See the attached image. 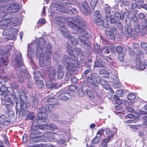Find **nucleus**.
<instances>
[{"label": "nucleus", "mask_w": 147, "mask_h": 147, "mask_svg": "<svg viewBox=\"0 0 147 147\" xmlns=\"http://www.w3.org/2000/svg\"><path fill=\"white\" fill-rule=\"evenodd\" d=\"M9 119L7 118L6 116L3 114H2L0 116V123H1L3 125H8L10 123Z\"/></svg>", "instance_id": "412c9836"}, {"label": "nucleus", "mask_w": 147, "mask_h": 147, "mask_svg": "<svg viewBox=\"0 0 147 147\" xmlns=\"http://www.w3.org/2000/svg\"><path fill=\"white\" fill-rule=\"evenodd\" d=\"M68 20L67 24L71 28H75L78 33L87 34L84 29L86 27L84 21L81 18L77 16L72 18H68Z\"/></svg>", "instance_id": "39448f33"}, {"label": "nucleus", "mask_w": 147, "mask_h": 147, "mask_svg": "<svg viewBox=\"0 0 147 147\" xmlns=\"http://www.w3.org/2000/svg\"><path fill=\"white\" fill-rule=\"evenodd\" d=\"M91 77L97 83H100L104 88L106 89L110 88V86L107 82L105 81L104 79L101 78L98 75L95 73H92L91 75Z\"/></svg>", "instance_id": "4468645a"}, {"label": "nucleus", "mask_w": 147, "mask_h": 147, "mask_svg": "<svg viewBox=\"0 0 147 147\" xmlns=\"http://www.w3.org/2000/svg\"><path fill=\"white\" fill-rule=\"evenodd\" d=\"M34 76L35 80L37 79H43V77L40 75L38 71H35L34 72Z\"/></svg>", "instance_id": "4c0bfd02"}, {"label": "nucleus", "mask_w": 147, "mask_h": 147, "mask_svg": "<svg viewBox=\"0 0 147 147\" xmlns=\"http://www.w3.org/2000/svg\"><path fill=\"white\" fill-rule=\"evenodd\" d=\"M73 3L70 4L69 2H62L56 5V9L58 11L65 13H68L70 10L73 13H78L76 9L73 7Z\"/></svg>", "instance_id": "6e6552de"}, {"label": "nucleus", "mask_w": 147, "mask_h": 147, "mask_svg": "<svg viewBox=\"0 0 147 147\" xmlns=\"http://www.w3.org/2000/svg\"><path fill=\"white\" fill-rule=\"evenodd\" d=\"M38 94H33L31 98L32 100V106L35 107L37 106L38 103Z\"/></svg>", "instance_id": "4be33fe9"}, {"label": "nucleus", "mask_w": 147, "mask_h": 147, "mask_svg": "<svg viewBox=\"0 0 147 147\" xmlns=\"http://www.w3.org/2000/svg\"><path fill=\"white\" fill-rule=\"evenodd\" d=\"M64 92L63 90H61L60 91L58 92L57 94V96L58 97L59 99L64 101L68 100L67 97L64 94Z\"/></svg>", "instance_id": "393cba45"}, {"label": "nucleus", "mask_w": 147, "mask_h": 147, "mask_svg": "<svg viewBox=\"0 0 147 147\" xmlns=\"http://www.w3.org/2000/svg\"><path fill=\"white\" fill-rule=\"evenodd\" d=\"M35 129L38 130L39 129L54 130L57 129V126L53 123L50 124L49 125L45 124L36 125L35 126Z\"/></svg>", "instance_id": "dca6fc26"}, {"label": "nucleus", "mask_w": 147, "mask_h": 147, "mask_svg": "<svg viewBox=\"0 0 147 147\" xmlns=\"http://www.w3.org/2000/svg\"><path fill=\"white\" fill-rule=\"evenodd\" d=\"M104 132V130L102 129H100L98 131L96 135L100 137L103 134Z\"/></svg>", "instance_id": "0e129e2a"}, {"label": "nucleus", "mask_w": 147, "mask_h": 147, "mask_svg": "<svg viewBox=\"0 0 147 147\" xmlns=\"http://www.w3.org/2000/svg\"><path fill=\"white\" fill-rule=\"evenodd\" d=\"M136 98V95L134 93H131L127 96V99L129 100H135Z\"/></svg>", "instance_id": "37998d69"}, {"label": "nucleus", "mask_w": 147, "mask_h": 147, "mask_svg": "<svg viewBox=\"0 0 147 147\" xmlns=\"http://www.w3.org/2000/svg\"><path fill=\"white\" fill-rule=\"evenodd\" d=\"M110 53V51L107 47L104 48L102 49L101 54V55H102L103 58H105V57H107L109 56Z\"/></svg>", "instance_id": "cd10ccee"}, {"label": "nucleus", "mask_w": 147, "mask_h": 147, "mask_svg": "<svg viewBox=\"0 0 147 147\" xmlns=\"http://www.w3.org/2000/svg\"><path fill=\"white\" fill-rule=\"evenodd\" d=\"M104 25H102L104 27H105V33L107 35H110L112 33H113L115 31V28L114 27L111 28L109 26L107 22L103 23Z\"/></svg>", "instance_id": "6ab92c4d"}, {"label": "nucleus", "mask_w": 147, "mask_h": 147, "mask_svg": "<svg viewBox=\"0 0 147 147\" xmlns=\"http://www.w3.org/2000/svg\"><path fill=\"white\" fill-rule=\"evenodd\" d=\"M94 15L96 17V23L98 26L103 25V21L101 19L102 16L98 11H96Z\"/></svg>", "instance_id": "a211bd4d"}, {"label": "nucleus", "mask_w": 147, "mask_h": 147, "mask_svg": "<svg viewBox=\"0 0 147 147\" xmlns=\"http://www.w3.org/2000/svg\"><path fill=\"white\" fill-rule=\"evenodd\" d=\"M38 40H34L32 42L29 48L28 49V57L30 58L31 57L34 52L35 49H36V56L39 59V65L41 67L44 65L42 60L45 59L47 56L44 57L42 53V51L44 49L45 44V38H40Z\"/></svg>", "instance_id": "f257e3e1"}, {"label": "nucleus", "mask_w": 147, "mask_h": 147, "mask_svg": "<svg viewBox=\"0 0 147 147\" xmlns=\"http://www.w3.org/2000/svg\"><path fill=\"white\" fill-rule=\"evenodd\" d=\"M100 74L103 78H107L109 76V73L107 71L105 70H102L100 71Z\"/></svg>", "instance_id": "a19ab883"}, {"label": "nucleus", "mask_w": 147, "mask_h": 147, "mask_svg": "<svg viewBox=\"0 0 147 147\" xmlns=\"http://www.w3.org/2000/svg\"><path fill=\"white\" fill-rule=\"evenodd\" d=\"M134 53L135 54L138 56H141L142 57L144 56V53L143 51L141 50H138L137 49L135 51Z\"/></svg>", "instance_id": "49530a36"}, {"label": "nucleus", "mask_w": 147, "mask_h": 147, "mask_svg": "<svg viewBox=\"0 0 147 147\" xmlns=\"http://www.w3.org/2000/svg\"><path fill=\"white\" fill-rule=\"evenodd\" d=\"M115 109L117 111H119L118 112L119 113H121L123 110V108L120 105L116 106L115 107Z\"/></svg>", "instance_id": "bf43d9fd"}, {"label": "nucleus", "mask_w": 147, "mask_h": 147, "mask_svg": "<svg viewBox=\"0 0 147 147\" xmlns=\"http://www.w3.org/2000/svg\"><path fill=\"white\" fill-rule=\"evenodd\" d=\"M13 48V46L11 45H7L5 47L4 51L6 54H8L11 51Z\"/></svg>", "instance_id": "ea45409f"}, {"label": "nucleus", "mask_w": 147, "mask_h": 147, "mask_svg": "<svg viewBox=\"0 0 147 147\" xmlns=\"http://www.w3.org/2000/svg\"><path fill=\"white\" fill-rule=\"evenodd\" d=\"M59 21L63 23H65L67 22V20L64 17H60L58 20Z\"/></svg>", "instance_id": "774afa93"}, {"label": "nucleus", "mask_w": 147, "mask_h": 147, "mask_svg": "<svg viewBox=\"0 0 147 147\" xmlns=\"http://www.w3.org/2000/svg\"><path fill=\"white\" fill-rule=\"evenodd\" d=\"M78 92V95L80 96L83 97L85 95L84 92L82 90H79Z\"/></svg>", "instance_id": "69168bd1"}, {"label": "nucleus", "mask_w": 147, "mask_h": 147, "mask_svg": "<svg viewBox=\"0 0 147 147\" xmlns=\"http://www.w3.org/2000/svg\"><path fill=\"white\" fill-rule=\"evenodd\" d=\"M105 10L106 19L108 22V19L112 18V16L110 12V9L108 7H106Z\"/></svg>", "instance_id": "f704fd0d"}, {"label": "nucleus", "mask_w": 147, "mask_h": 147, "mask_svg": "<svg viewBox=\"0 0 147 147\" xmlns=\"http://www.w3.org/2000/svg\"><path fill=\"white\" fill-rule=\"evenodd\" d=\"M46 85L47 87L48 88H59V86H58L57 83H55L53 84V83L51 81L47 82L46 84Z\"/></svg>", "instance_id": "c756f323"}, {"label": "nucleus", "mask_w": 147, "mask_h": 147, "mask_svg": "<svg viewBox=\"0 0 147 147\" xmlns=\"http://www.w3.org/2000/svg\"><path fill=\"white\" fill-rule=\"evenodd\" d=\"M42 79H37L36 80V84L38 87L39 88H42L44 87V84L42 82Z\"/></svg>", "instance_id": "473e14b6"}, {"label": "nucleus", "mask_w": 147, "mask_h": 147, "mask_svg": "<svg viewBox=\"0 0 147 147\" xmlns=\"http://www.w3.org/2000/svg\"><path fill=\"white\" fill-rule=\"evenodd\" d=\"M103 59H105L107 60L110 64L113 65L114 63L113 59H112V58L108 56L107 57H105V58H103Z\"/></svg>", "instance_id": "6e6d98bb"}, {"label": "nucleus", "mask_w": 147, "mask_h": 147, "mask_svg": "<svg viewBox=\"0 0 147 147\" xmlns=\"http://www.w3.org/2000/svg\"><path fill=\"white\" fill-rule=\"evenodd\" d=\"M66 48L69 54V56L70 57L72 55H74L73 54L76 53L77 54L82 55L83 54V52L80 49L76 48L74 50L72 49V48L70 45L68 44L66 46Z\"/></svg>", "instance_id": "2eb2a0df"}, {"label": "nucleus", "mask_w": 147, "mask_h": 147, "mask_svg": "<svg viewBox=\"0 0 147 147\" xmlns=\"http://www.w3.org/2000/svg\"><path fill=\"white\" fill-rule=\"evenodd\" d=\"M136 63L137 66L139 65V69L140 70H143L145 68V65H144V63L141 62V59L139 57H136Z\"/></svg>", "instance_id": "a878e982"}, {"label": "nucleus", "mask_w": 147, "mask_h": 147, "mask_svg": "<svg viewBox=\"0 0 147 147\" xmlns=\"http://www.w3.org/2000/svg\"><path fill=\"white\" fill-rule=\"evenodd\" d=\"M87 81L90 84L93 88L96 87L97 86L93 80L92 78L88 77L87 78Z\"/></svg>", "instance_id": "58836bf2"}, {"label": "nucleus", "mask_w": 147, "mask_h": 147, "mask_svg": "<svg viewBox=\"0 0 147 147\" xmlns=\"http://www.w3.org/2000/svg\"><path fill=\"white\" fill-rule=\"evenodd\" d=\"M20 73L21 74H20L18 80L21 83H22L23 82L24 79L27 78V77L26 76H29V74L28 72L24 69L21 70Z\"/></svg>", "instance_id": "aec40b11"}, {"label": "nucleus", "mask_w": 147, "mask_h": 147, "mask_svg": "<svg viewBox=\"0 0 147 147\" xmlns=\"http://www.w3.org/2000/svg\"><path fill=\"white\" fill-rule=\"evenodd\" d=\"M15 59L16 63L18 65H22L23 64V63L22 57V55L20 53H18Z\"/></svg>", "instance_id": "c85d7f7f"}, {"label": "nucleus", "mask_w": 147, "mask_h": 147, "mask_svg": "<svg viewBox=\"0 0 147 147\" xmlns=\"http://www.w3.org/2000/svg\"><path fill=\"white\" fill-rule=\"evenodd\" d=\"M116 94L118 96H121L123 94V90L121 89H120L117 90L116 92Z\"/></svg>", "instance_id": "052dcab7"}, {"label": "nucleus", "mask_w": 147, "mask_h": 147, "mask_svg": "<svg viewBox=\"0 0 147 147\" xmlns=\"http://www.w3.org/2000/svg\"><path fill=\"white\" fill-rule=\"evenodd\" d=\"M65 25H63L59 28L62 35L66 38H68L70 42L73 45H76L78 44L77 38L74 36L69 34L67 30L65 28Z\"/></svg>", "instance_id": "f8f14e48"}, {"label": "nucleus", "mask_w": 147, "mask_h": 147, "mask_svg": "<svg viewBox=\"0 0 147 147\" xmlns=\"http://www.w3.org/2000/svg\"><path fill=\"white\" fill-rule=\"evenodd\" d=\"M52 45L51 43H48L45 48V53H47V55L49 56L52 53Z\"/></svg>", "instance_id": "7c9ffc66"}, {"label": "nucleus", "mask_w": 147, "mask_h": 147, "mask_svg": "<svg viewBox=\"0 0 147 147\" xmlns=\"http://www.w3.org/2000/svg\"><path fill=\"white\" fill-rule=\"evenodd\" d=\"M116 51L117 53L119 54H120L122 53V52L123 50V48L121 46L117 47L116 48Z\"/></svg>", "instance_id": "680f3d73"}, {"label": "nucleus", "mask_w": 147, "mask_h": 147, "mask_svg": "<svg viewBox=\"0 0 147 147\" xmlns=\"http://www.w3.org/2000/svg\"><path fill=\"white\" fill-rule=\"evenodd\" d=\"M38 147H54L53 145L51 143H47L42 144H39Z\"/></svg>", "instance_id": "8fccbe9b"}, {"label": "nucleus", "mask_w": 147, "mask_h": 147, "mask_svg": "<svg viewBox=\"0 0 147 147\" xmlns=\"http://www.w3.org/2000/svg\"><path fill=\"white\" fill-rule=\"evenodd\" d=\"M103 61L101 59H98L96 61L94 64V66L96 67H100L102 66H105L103 63Z\"/></svg>", "instance_id": "c9c22d12"}, {"label": "nucleus", "mask_w": 147, "mask_h": 147, "mask_svg": "<svg viewBox=\"0 0 147 147\" xmlns=\"http://www.w3.org/2000/svg\"><path fill=\"white\" fill-rule=\"evenodd\" d=\"M100 45L97 44H94V50L96 53H98L100 51Z\"/></svg>", "instance_id": "603ef678"}, {"label": "nucleus", "mask_w": 147, "mask_h": 147, "mask_svg": "<svg viewBox=\"0 0 147 147\" xmlns=\"http://www.w3.org/2000/svg\"><path fill=\"white\" fill-rule=\"evenodd\" d=\"M50 118L53 121H56L58 119V115L56 114H53L50 116Z\"/></svg>", "instance_id": "864d4df0"}, {"label": "nucleus", "mask_w": 147, "mask_h": 147, "mask_svg": "<svg viewBox=\"0 0 147 147\" xmlns=\"http://www.w3.org/2000/svg\"><path fill=\"white\" fill-rule=\"evenodd\" d=\"M53 57L54 60L56 62L61 61V58L59 55L57 53L54 54Z\"/></svg>", "instance_id": "c03bdc74"}, {"label": "nucleus", "mask_w": 147, "mask_h": 147, "mask_svg": "<svg viewBox=\"0 0 147 147\" xmlns=\"http://www.w3.org/2000/svg\"><path fill=\"white\" fill-rule=\"evenodd\" d=\"M97 0H91L90 2V5L92 8L94 7L97 4Z\"/></svg>", "instance_id": "e2e57ef3"}, {"label": "nucleus", "mask_w": 147, "mask_h": 147, "mask_svg": "<svg viewBox=\"0 0 147 147\" xmlns=\"http://www.w3.org/2000/svg\"><path fill=\"white\" fill-rule=\"evenodd\" d=\"M47 103L50 105V107H51V105H57L59 104V101L56 98L52 97L48 98L47 101Z\"/></svg>", "instance_id": "b1692460"}, {"label": "nucleus", "mask_w": 147, "mask_h": 147, "mask_svg": "<svg viewBox=\"0 0 147 147\" xmlns=\"http://www.w3.org/2000/svg\"><path fill=\"white\" fill-rule=\"evenodd\" d=\"M62 61L66 68L67 73L70 75L74 74L76 67L79 65L77 58L75 55H72L70 57L64 55Z\"/></svg>", "instance_id": "20e7f679"}, {"label": "nucleus", "mask_w": 147, "mask_h": 147, "mask_svg": "<svg viewBox=\"0 0 147 147\" xmlns=\"http://www.w3.org/2000/svg\"><path fill=\"white\" fill-rule=\"evenodd\" d=\"M54 109L53 107H51L47 105L41 107L38 110V113L37 114V120L38 123L47 122L49 119L47 118V114L45 113L46 111H53Z\"/></svg>", "instance_id": "0eeeda50"}, {"label": "nucleus", "mask_w": 147, "mask_h": 147, "mask_svg": "<svg viewBox=\"0 0 147 147\" xmlns=\"http://www.w3.org/2000/svg\"><path fill=\"white\" fill-rule=\"evenodd\" d=\"M80 9L86 15L90 14V7L86 1H84L82 5L80 7Z\"/></svg>", "instance_id": "f3484780"}, {"label": "nucleus", "mask_w": 147, "mask_h": 147, "mask_svg": "<svg viewBox=\"0 0 147 147\" xmlns=\"http://www.w3.org/2000/svg\"><path fill=\"white\" fill-rule=\"evenodd\" d=\"M10 85L11 86V90L12 91L9 92L7 88L5 86H2L1 87L0 89V95H4L3 98L1 99L2 104L4 105L5 104L6 102H8L11 98L8 96V93H9L12 98L14 100L16 103V102L18 103V107H20V105L19 106V103L17 101L18 99L20 100V101L21 100L20 97L23 95H25V93L23 91V90L21 89H18L17 91L19 95L18 96L16 93H15L13 91V88H16L18 87V86L15 83L13 84L10 83Z\"/></svg>", "instance_id": "f03ea898"}, {"label": "nucleus", "mask_w": 147, "mask_h": 147, "mask_svg": "<svg viewBox=\"0 0 147 147\" xmlns=\"http://www.w3.org/2000/svg\"><path fill=\"white\" fill-rule=\"evenodd\" d=\"M38 130L34 128V126L32 127L31 134L30 136L31 139H33V141L35 142H40L45 140L44 136L42 135L40 133L37 132Z\"/></svg>", "instance_id": "ddd939ff"}, {"label": "nucleus", "mask_w": 147, "mask_h": 147, "mask_svg": "<svg viewBox=\"0 0 147 147\" xmlns=\"http://www.w3.org/2000/svg\"><path fill=\"white\" fill-rule=\"evenodd\" d=\"M106 134L107 135L108 137L111 138L113 137V134L112 133V131L111 130H107L106 131Z\"/></svg>", "instance_id": "4d7b16f0"}, {"label": "nucleus", "mask_w": 147, "mask_h": 147, "mask_svg": "<svg viewBox=\"0 0 147 147\" xmlns=\"http://www.w3.org/2000/svg\"><path fill=\"white\" fill-rule=\"evenodd\" d=\"M141 32L142 35H144L147 33V26H143V27L141 29Z\"/></svg>", "instance_id": "de8ad7c7"}, {"label": "nucleus", "mask_w": 147, "mask_h": 147, "mask_svg": "<svg viewBox=\"0 0 147 147\" xmlns=\"http://www.w3.org/2000/svg\"><path fill=\"white\" fill-rule=\"evenodd\" d=\"M132 31V27L131 26H127L125 27L123 30V34L125 37H128L129 36Z\"/></svg>", "instance_id": "bb28decb"}, {"label": "nucleus", "mask_w": 147, "mask_h": 147, "mask_svg": "<svg viewBox=\"0 0 147 147\" xmlns=\"http://www.w3.org/2000/svg\"><path fill=\"white\" fill-rule=\"evenodd\" d=\"M108 137L105 139H104L102 142V147H107V143L109 140L110 139Z\"/></svg>", "instance_id": "a18cd8bd"}, {"label": "nucleus", "mask_w": 147, "mask_h": 147, "mask_svg": "<svg viewBox=\"0 0 147 147\" xmlns=\"http://www.w3.org/2000/svg\"><path fill=\"white\" fill-rule=\"evenodd\" d=\"M20 107H18V103L16 102V113L22 114L25 116L27 115L28 119L32 120L35 115L33 112L29 113V111L27 110L30 106V102L27 101V98L26 95H22L20 97Z\"/></svg>", "instance_id": "7ed1b4c3"}, {"label": "nucleus", "mask_w": 147, "mask_h": 147, "mask_svg": "<svg viewBox=\"0 0 147 147\" xmlns=\"http://www.w3.org/2000/svg\"><path fill=\"white\" fill-rule=\"evenodd\" d=\"M140 46L141 48L144 50L147 48V43L145 42H142L141 43Z\"/></svg>", "instance_id": "338daca9"}, {"label": "nucleus", "mask_w": 147, "mask_h": 147, "mask_svg": "<svg viewBox=\"0 0 147 147\" xmlns=\"http://www.w3.org/2000/svg\"><path fill=\"white\" fill-rule=\"evenodd\" d=\"M20 8V5L16 2L8 3L0 7V15L2 14L3 11L6 12V11L11 13H15L18 11Z\"/></svg>", "instance_id": "1a4fd4ad"}, {"label": "nucleus", "mask_w": 147, "mask_h": 147, "mask_svg": "<svg viewBox=\"0 0 147 147\" xmlns=\"http://www.w3.org/2000/svg\"><path fill=\"white\" fill-rule=\"evenodd\" d=\"M114 100L117 104L121 105L122 104V102L120 99L116 95H114Z\"/></svg>", "instance_id": "5fc2aeb1"}, {"label": "nucleus", "mask_w": 147, "mask_h": 147, "mask_svg": "<svg viewBox=\"0 0 147 147\" xmlns=\"http://www.w3.org/2000/svg\"><path fill=\"white\" fill-rule=\"evenodd\" d=\"M85 91L87 94L91 99H93L94 98L95 96L93 92L89 89H86Z\"/></svg>", "instance_id": "72a5a7b5"}, {"label": "nucleus", "mask_w": 147, "mask_h": 147, "mask_svg": "<svg viewBox=\"0 0 147 147\" xmlns=\"http://www.w3.org/2000/svg\"><path fill=\"white\" fill-rule=\"evenodd\" d=\"M140 27L139 24H136L134 26V30L135 32H138L140 31Z\"/></svg>", "instance_id": "13d9d810"}, {"label": "nucleus", "mask_w": 147, "mask_h": 147, "mask_svg": "<svg viewBox=\"0 0 147 147\" xmlns=\"http://www.w3.org/2000/svg\"><path fill=\"white\" fill-rule=\"evenodd\" d=\"M11 26L9 28L8 27V29L5 30L3 33L2 38L4 39V41L8 40H13L15 37L14 34H16L18 32L17 29L13 28H10Z\"/></svg>", "instance_id": "9b49d317"}, {"label": "nucleus", "mask_w": 147, "mask_h": 147, "mask_svg": "<svg viewBox=\"0 0 147 147\" xmlns=\"http://www.w3.org/2000/svg\"><path fill=\"white\" fill-rule=\"evenodd\" d=\"M124 14L123 13L120 14L119 12H116L115 14V17L117 19H122L124 17Z\"/></svg>", "instance_id": "79ce46f5"}, {"label": "nucleus", "mask_w": 147, "mask_h": 147, "mask_svg": "<svg viewBox=\"0 0 147 147\" xmlns=\"http://www.w3.org/2000/svg\"><path fill=\"white\" fill-rule=\"evenodd\" d=\"M78 38L80 41L82 43L84 41H86L87 39V38L82 34L79 35Z\"/></svg>", "instance_id": "3c124183"}, {"label": "nucleus", "mask_w": 147, "mask_h": 147, "mask_svg": "<svg viewBox=\"0 0 147 147\" xmlns=\"http://www.w3.org/2000/svg\"><path fill=\"white\" fill-rule=\"evenodd\" d=\"M64 69L62 65H59L58 67L57 71V78L59 79H61L64 75Z\"/></svg>", "instance_id": "5701e85b"}, {"label": "nucleus", "mask_w": 147, "mask_h": 147, "mask_svg": "<svg viewBox=\"0 0 147 147\" xmlns=\"http://www.w3.org/2000/svg\"><path fill=\"white\" fill-rule=\"evenodd\" d=\"M6 12L3 11L0 15V27L3 29H7L10 26H15L18 24L19 22L18 18L17 17H13L9 19H5V15Z\"/></svg>", "instance_id": "423d86ee"}, {"label": "nucleus", "mask_w": 147, "mask_h": 147, "mask_svg": "<svg viewBox=\"0 0 147 147\" xmlns=\"http://www.w3.org/2000/svg\"><path fill=\"white\" fill-rule=\"evenodd\" d=\"M8 64V59L7 58H1L0 59V67L6 66Z\"/></svg>", "instance_id": "2f4dec72"}, {"label": "nucleus", "mask_w": 147, "mask_h": 147, "mask_svg": "<svg viewBox=\"0 0 147 147\" xmlns=\"http://www.w3.org/2000/svg\"><path fill=\"white\" fill-rule=\"evenodd\" d=\"M100 139V137L96 135V136L93 140L92 143L93 144H96L99 142Z\"/></svg>", "instance_id": "09e8293b"}, {"label": "nucleus", "mask_w": 147, "mask_h": 147, "mask_svg": "<svg viewBox=\"0 0 147 147\" xmlns=\"http://www.w3.org/2000/svg\"><path fill=\"white\" fill-rule=\"evenodd\" d=\"M50 57L49 56L46 57L45 59L42 60V62L44 64V65L41 67H44L45 66L46 67V70L49 75V77L50 79H53L55 77L56 74V71L55 69L52 66L49 65L50 63Z\"/></svg>", "instance_id": "9d476101"}, {"label": "nucleus", "mask_w": 147, "mask_h": 147, "mask_svg": "<svg viewBox=\"0 0 147 147\" xmlns=\"http://www.w3.org/2000/svg\"><path fill=\"white\" fill-rule=\"evenodd\" d=\"M84 42L82 43H81V45L82 46L87 50H90L91 49V47L89 43H87L86 41H84Z\"/></svg>", "instance_id": "e433bc0d"}]
</instances>
